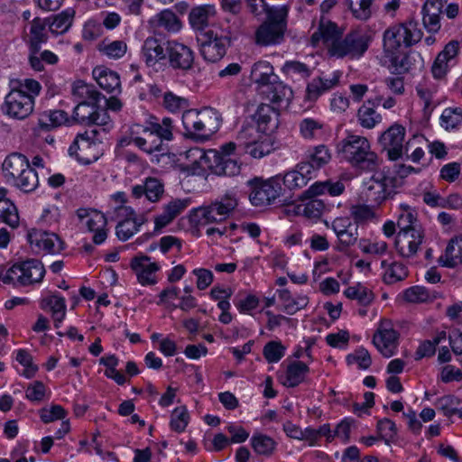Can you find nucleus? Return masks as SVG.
Segmentation results:
<instances>
[{
	"label": "nucleus",
	"instance_id": "nucleus-3",
	"mask_svg": "<svg viewBox=\"0 0 462 462\" xmlns=\"http://www.w3.org/2000/svg\"><path fill=\"white\" fill-rule=\"evenodd\" d=\"M265 20L254 32V42L259 46L277 45L283 42L287 30L288 5L274 6L263 4Z\"/></svg>",
	"mask_w": 462,
	"mask_h": 462
},
{
	"label": "nucleus",
	"instance_id": "nucleus-35",
	"mask_svg": "<svg viewBox=\"0 0 462 462\" xmlns=\"http://www.w3.org/2000/svg\"><path fill=\"white\" fill-rule=\"evenodd\" d=\"M262 134L255 125L251 124L244 125L236 136L239 147V155L246 154L250 145L259 140Z\"/></svg>",
	"mask_w": 462,
	"mask_h": 462
},
{
	"label": "nucleus",
	"instance_id": "nucleus-1",
	"mask_svg": "<svg viewBox=\"0 0 462 462\" xmlns=\"http://www.w3.org/2000/svg\"><path fill=\"white\" fill-rule=\"evenodd\" d=\"M321 34L328 54L337 59H359L372 42L370 33L362 29L353 30L343 36L337 24L329 21L321 23Z\"/></svg>",
	"mask_w": 462,
	"mask_h": 462
},
{
	"label": "nucleus",
	"instance_id": "nucleus-38",
	"mask_svg": "<svg viewBox=\"0 0 462 462\" xmlns=\"http://www.w3.org/2000/svg\"><path fill=\"white\" fill-rule=\"evenodd\" d=\"M346 298L356 300L361 306H369L374 300V293L372 290L361 282L349 286L344 291Z\"/></svg>",
	"mask_w": 462,
	"mask_h": 462
},
{
	"label": "nucleus",
	"instance_id": "nucleus-48",
	"mask_svg": "<svg viewBox=\"0 0 462 462\" xmlns=\"http://www.w3.org/2000/svg\"><path fill=\"white\" fill-rule=\"evenodd\" d=\"M397 226L400 231L421 229L420 226L417 225L416 213L407 205H401L400 207Z\"/></svg>",
	"mask_w": 462,
	"mask_h": 462
},
{
	"label": "nucleus",
	"instance_id": "nucleus-41",
	"mask_svg": "<svg viewBox=\"0 0 462 462\" xmlns=\"http://www.w3.org/2000/svg\"><path fill=\"white\" fill-rule=\"evenodd\" d=\"M300 136L305 140H318L323 136V124L321 121L306 117L299 125Z\"/></svg>",
	"mask_w": 462,
	"mask_h": 462
},
{
	"label": "nucleus",
	"instance_id": "nucleus-64",
	"mask_svg": "<svg viewBox=\"0 0 462 462\" xmlns=\"http://www.w3.org/2000/svg\"><path fill=\"white\" fill-rule=\"evenodd\" d=\"M66 415L67 412L64 408L58 404L40 410V417L44 423H50L57 420H63Z\"/></svg>",
	"mask_w": 462,
	"mask_h": 462
},
{
	"label": "nucleus",
	"instance_id": "nucleus-11",
	"mask_svg": "<svg viewBox=\"0 0 462 462\" xmlns=\"http://www.w3.org/2000/svg\"><path fill=\"white\" fill-rule=\"evenodd\" d=\"M197 39L201 56L209 62L219 61L230 45V39L227 36L219 35L212 29L200 32Z\"/></svg>",
	"mask_w": 462,
	"mask_h": 462
},
{
	"label": "nucleus",
	"instance_id": "nucleus-16",
	"mask_svg": "<svg viewBox=\"0 0 462 462\" xmlns=\"http://www.w3.org/2000/svg\"><path fill=\"white\" fill-rule=\"evenodd\" d=\"M398 333L393 329L390 320H382L374 335L373 343L385 357L394 355L397 347Z\"/></svg>",
	"mask_w": 462,
	"mask_h": 462
},
{
	"label": "nucleus",
	"instance_id": "nucleus-22",
	"mask_svg": "<svg viewBox=\"0 0 462 462\" xmlns=\"http://www.w3.org/2000/svg\"><path fill=\"white\" fill-rule=\"evenodd\" d=\"M458 51V41L453 40L445 45L431 66V72L435 79H441L447 75L449 68L448 62L457 55Z\"/></svg>",
	"mask_w": 462,
	"mask_h": 462
},
{
	"label": "nucleus",
	"instance_id": "nucleus-4",
	"mask_svg": "<svg viewBox=\"0 0 462 462\" xmlns=\"http://www.w3.org/2000/svg\"><path fill=\"white\" fill-rule=\"evenodd\" d=\"M337 149L353 167L375 171L379 166L377 154L371 150L369 141L364 136L348 134L337 143Z\"/></svg>",
	"mask_w": 462,
	"mask_h": 462
},
{
	"label": "nucleus",
	"instance_id": "nucleus-49",
	"mask_svg": "<svg viewBox=\"0 0 462 462\" xmlns=\"http://www.w3.org/2000/svg\"><path fill=\"white\" fill-rule=\"evenodd\" d=\"M0 219L11 227L18 226V211L15 205L10 199H0Z\"/></svg>",
	"mask_w": 462,
	"mask_h": 462
},
{
	"label": "nucleus",
	"instance_id": "nucleus-6",
	"mask_svg": "<svg viewBox=\"0 0 462 462\" xmlns=\"http://www.w3.org/2000/svg\"><path fill=\"white\" fill-rule=\"evenodd\" d=\"M420 171V168L401 164L397 170L398 176L386 174L384 171L375 172L371 178L367 196L375 203L381 204L396 194V189L402 184V179L411 173L418 174Z\"/></svg>",
	"mask_w": 462,
	"mask_h": 462
},
{
	"label": "nucleus",
	"instance_id": "nucleus-24",
	"mask_svg": "<svg viewBox=\"0 0 462 462\" xmlns=\"http://www.w3.org/2000/svg\"><path fill=\"white\" fill-rule=\"evenodd\" d=\"M28 240L49 254H58L63 249V242L55 233L33 229L29 232Z\"/></svg>",
	"mask_w": 462,
	"mask_h": 462
},
{
	"label": "nucleus",
	"instance_id": "nucleus-15",
	"mask_svg": "<svg viewBox=\"0 0 462 462\" xmlns=\"http://www.w3.org/2000/svg\"><path fill=\"white\" fill-rule=\"evenodd\" d=\"M405 134L404 126L393 124L381 134L379 143L383 150L387 152L390 160L396 161L402 157L405 148L403 145Z\"/></svg>",
	"mask_w": 462,
	"mask_h": 462
},
{
	"label": "nucleus",
	"instance_id": "nucleus-39",
	"mask_svg": "<svg viewBox=\"0 0 462 462\" xmlns=\"http://www.w3.org/2000/svg\"><path fill=\"white\" fill-rule=\"evenodd\" d=\"M307 161L303 162L304 163H309L313 167L314 173L316 174L317 171L328 163L331 159V154L329 152L328 148L320 144L313 149H310L306 154Z\"/></svg>",
	"mask_w": 462,
	"mask_h": 462
},
{
	"label": "nucleus",
	"instance_id": "nucleus-2",
	"mask_svg": "<svg viewBox=\"0 0 462 462\" xmlns=\"http://www.w3.org/2000/svg\"><path fill=\"white\" fill-rule=\"evenodd\" d=\"M2 172L6 182L23 193L34 191L39 186L37 171L28 158L20 152H12L2 163Z\"/></svg>",
	"mask_w": 462,
	"mask_h": 462
},
{
	"label": "nucleus",
	"instance_id": "nucleus-32",
	"mask_svg": "<svg viewBox=\"0 0 462 462\" xmlns=\"http://www.w3.org/2000/svg\"><path fill=\"white\" fill-rule=\"evenodd\" d=\"M251 79L259 85L260 90L278 79L273 72V68L268 61H258L254 64L251 70Z\"/></svg>",
	"mask_w": 462,
	"mask_h": 462
},
{
	"label": "nucleus",
	"instance_id": "nucleus-28",
	"mask_svg": "<svg viewBox=\"0 0 462 462\" xmlns=\"http://www.w3.org/2000/svg\"><path fill=\"white\" fill-rule=\"evenodd\" d=\"M447 0H427L422 7L423 25L429 32H437L440 29L439 15Z\"/></svg>",
	"mask_w": 462,
	"mask_h": 462
},
{
	"label": "nucleus",
	"instance_id": "nucleus-63",
	"mask_svg": "<svg viewBox=\"0 0 462 462\" xmlns=\"http://www.w3.org/2000/svg\"><path fill=\"white\" fill-rule=\"evenodd\" d=\"M16 361L24 366L23 374L26 378H32L35 375L38 371V366L32 363V357L26 350H18Z\"/></svg>",
	"mask_w": 462,
	"mask_h": 462
},
{
	"label": "nucleus",
	"instance_id": "nucleus-10",
	"mask_svg": "<svg viewBox=\"0 0 462 462\" xmlns=\"http://www.w3.org/2000/svg\"><path fill=\"white\" fill-rule=\"evenodd\" d=\"M237 205L238 202L236 195L232 192H227L219 201L198 208L195 216L198 217L199 225L201 226L222 221L229 216Z\"/></svg>",
	"mask_w": 462,
	"mask_h": 462
},
{
	"label": "nucleus",
	"instance_id": "nucleus-54",
	"mask_svg": "<svg viewBox=\"0 0 462 462\" xmlns=\"http://www.w3.org/2000/svg\"><path fill=\"white\" fill-rule=\"evenodd\" d=\"M272 143L268 134H262V136L255 143L250 145L247 149L246 154H250L253 158H262L269 154L272 151Z\"/></svg>",
	"mask_w": 462,
	"mask_h": 462
},
{
	"label": "nucleus",
	"instance_id": "nucleus-62",
	"mask_svg": "<svg viewBox=\"0 0 462 462\" xmlns=\"http://www.w3.org/2000/svg\"><path fill=\"white\" fill-rule=\"evenodd\" d=\"M441 125L446 128H455L462 124V111L458 108H446L441 115Z\"/></svg>",
	"mask_w": 462,
	"mask_h": 462
},
{
	"label": "nucleus",
	"instance_id": "nucleus-31",
	"mask_svg": "<svg viewBox=\"0 0 462 462\" xmlns=\"http://www.w3.org/2000/svg\"><path fill=\"white\" fill-rule=\"evenodd\" d=\"M93 77L98 86L108 93L120 92L121 82L116 72L104 67H97L93 69Z\"/></svg>",
	"mask_w": 462,
	"mask_h": 462
},
{
	"label": "nucleus",
	"instance_id": "nucleus-55",
	"mask_svg": "<svg viewBox=\"0 0 462 462\" xmlns=\"http://www.w3.org/2000/svg\"><path fill=\"white\" fill-rule=\"evenodd\" d=\"M189 420L188 410L185 406H180L172 411L171 417V428L174 431L182 432L185 430Z\"/></svg>",
	"mask_w": 462,
	"mask_h": 462
},
{
	"label": "nucleus",
	"instance_id": "nucleus-33",
	"mask_svg": "<svg viewBox=\"0 0 462 462\" xmlns=\"http://www.w3.org/2000/svg\"><path fill=\"white\" fill-rule=\"evenodd\" d=\"M439 262L446 267H455L462 263V236L449 241Z\"/></svg>",
	"mask_w": 462,
	"mask_h": 462
},
{
	"label": "nucleus",
	"instance_id": "nucleus-60",
	"mask_svg": "<svg viewBox=\"0 0 462 462\" xmlns=\"http://www.w3.org/2000/svg\"><path fill=\"white\" fill-rule=\"evenodd\" d=\"M285 347L278 341L268 342L263 350V355L268 363H277L284 356Z\"/></svg>",
	"mask_w": 462,
	"mask_h": 462
},
{
	"label": "nucleus",
	"instance_id": "nucleus-29",
	"mask_svg": "<svg viewBox=\"0 0 462 462\" xmlns=\"http://www.w3.org/2000/svg\"><path fill=\"white\" fill-rule=\"evenodd\" d=\"M278 110L273 106L267 104H261L254 115L257 126L256 128L263 134L272 132L278 125Z\"/></svg>",
	"mask_w": 462,
	"mask_h": 462
},
{
	"label": "nucleus",
	"instance_id": "nucleus-20",
	"mask_svg": "<svg viewBox=\"0 0 462 462\" xmlns=\"http://www.w3.org/2000/svg\"><path fill=\"white\" fill-rule=\"evenodd\" d=\"M190 204V199H174L163 207L162 214L154 218V231L158 232L180 215Z\"/></svg>",
	"mask_w": 462,
	"mask_h": 462
},
{
	"label": "nucleus",
	"instance_id": "nucleus-37",
	"mask_svg": "<svg viewBox=\"0 0 462 462\" xmlns=\"http://www.w3.org/2000/svg\"><path fill=\"white\" fill-rule=\"evenodd\" d=\"M147 221L144 216L139 217H125L120 221L116 227V236L119 240L126 241L139 231V228Z\"/></svg>",
	"mask_w": 462,
	"mask_h": 462
},
{
	"label": "nucleus",
	"instance_id": "nucleus-23",
	"mask_svg": "<svg viewBox=\"0 0 462 462\" xmlns=\"http://www.w3.org/2000/svg\"><path fill=\"white\" fill-rule=\"evenodd\" d=\"M167 42L156 36L147 37L142 47V54L147 66H154L166 58Z\"/></svg>",
	"mask_w": 462,
	"mask_h": 462
},
{
	"label": "nucleus",
	"instance_id": "nucleus-36",
	"mask_svg": "<svg viewBox=\"0 0 462 462\" xmlns=\"http://www.w3.org/2000/svg\"><path fill=\"white\" fill-rule=\"evenodd\" d=\"M309 366L301 361H293L288 365L285 379L282 382L287 387H295L302 383L309 373Z\"/></svg>",
	"mask_w": 462,
	"mask_h": 462
},
{
	"label": "nucleus",
	"instance_id": "nucleus-53",
	"mask_svg": "<svg viewBox=\"0 0 462 462\" xmlns=\"http://www.w3.org/2000/svg\"><path fill=\"white\" fill-rule=\"evenodd\" d=\"M407 276L408 271L404 264L401 263H393L386 269L383 279L386 284H393L403 281Z\"/></svg>",
	"mask_w": 462,
	"mask_h": 462
},
{
	"label": "nucleus",
	"instance_id": "nucleus-17",
	"mask_svg": "<svg viewBox=\"0 0 462 462\" xmlns=\"http://www.w3.org/2000/svg\"><path fill=\"white\" fill-rule=\"evenodd\" d=\"M169 63L174 69L189 70L194 62V52L187 45L176 41L167 42Z\"/></svg>",
	"mask_w": 462,
	"mask_h": 462
},
{
	"label": "nucleus",
	"instance_id": "nucleus-44",
	"mask_svg": "<svg viewBox=\"0 0 462 462\" xmlns=\"http://www.w3.org/2000/svg\"><path fill=\"white\" fill-rule=\"evenodd\" d=\"M74 14L73 10L67 9L53 17H50L49 30L55 34L66 32L72 24Z\"/></svg>",
	"mask_w": 462,
	"mask_h": 462
},
{
	"label": "nucleus",
	"instance_id": "nucleus-9",
	"mask_svg": "<svg viewBox=\"0 0 462 462\" xmlns=\"http://www.w3.org/2000/svg\"><path fill=\"white\" fill-rule=\"evenodd\" d=\"M282 179L276 175L268 180L254 178L247 181L250 188L249 200L254 207H265L272 204L282 193Z\"/></svg>",
	"mask_w": 462,
	"mask_h": 462
},
{
	"label": "nucleus",
	"instance_id": "nucleus-25",
	"mask_svg": "<svg viewBox=\"0 0 462 462\" xmlns=\"http://www.w3.org/2000/svg\"><path fill=\"white\" fill-rule=\"evenodd\" d=\"M216 16L217 9L214 5H202L191 9L189 21L194 30L203 32L215 21Z\"/></svg>",
	"mask_w": 462,
	"mask_h": 462
},
{
	"label": "nucleus",
	"instance_id": "nucleus-59",
	"mask_svg": "<svg viewBox=\"0 0 462 462\" xmlns=\"http://www.w3.org/2000/svg\"><path fill=\"white\" fill-rule=\"evenodd\" d=\"M403 297L406 301L411 303L426 302L434 298L423 286H413L407 289L404 291Z\"/></svg>",
	"mask_w": 462,
	"mask_h": 462
},
{
	"label": "nucleus",
	"instance_id": "nucleus-40",
	"mask_svg": "<svg viewBox=\"0 0 462 462\" xmlns=\"http://www.w3.org/2000/svg\"><path fill=\"white\" fill-rule=\"evenodd\" d=\"M250 441L254 451L264 457H271L277 447V442L273 438L262 433L254 434Z\"/></svg>",
	"mask_w": 462,
	"mask_h": 462
},
{
	"label": "nucleus",
	"instance_id": "nucleus-5",
	"mask_svg": "<svg viewBox=\"0 0 462 462\" xmlns=\"http://www.w3.org/2000/svg\"><path fill=\"white\" fill-rule=\"evenodd\" d=\"M184 135L205 141L215 134L220 127L221 118L217 110L205 107L201 110L187 109L182 114Z\"/></svg>",
	"mask_w": 462,
	"mask_h": 462
},
{
	"label": "nucleus",
	"instance_id": "nucleus-34",
	"mask_svg": "<svg viewBox=\"0 0 462 462\" xmlns=\"http://www.w3.org/2000/svg\"><path fill=\"white\" fill-rule=\"evenodd\" d=\"M50 19H41L36 17L32 20L30 29V43L31 51L34 53L39 52L41 44L45 42L48 39L46 26Z\"/></svg>",
	"mask_w": 462,
	"mask_h": 462
},
{
	"label": "nucleus",
	"instance_id": "nucleus-46",
	"mask_svg": "<svg viewBox=\"0 0 462 462\" xmlns=\"http://www.w3.org/2000/svg\"><path fill=\"white\" fill-rule=\"evenodd\" d=\"M71 93L79 101L98 102L101 97V93L93 85H88L82 80L74 82Z\"/></svg>",
	"mask_w": 462,
	"mask_h": 462
},
{
	"label": "nucleus",
	"instance_id": "nucleus-27",
	"mask_svg": "<svg viewBox=\"0 0 462 462\" xmlns=\"http://www.w3.org/2000/svg\"><path fill=\"white\" fill-rule=\"evenodd\" d=\"M260 93L264 96L266 100L278 106H287L293 96L291 88L278 79L263 88Z\"/></svg>",
	"mask_w": 462,
	"mask_h": 462
},
{
	"label": "nucleus",
	"instance_id": "nucleus-58",
	"mask_svg": "<svg viewBox=\"0 0 462 462\" xmlns=\"http://www.w3.org/2000/svg\"><path fill=\"white\" fill-rule=\"evenodd\" d=\"M376 428L380 435L379 439H383L386 444L394 440L397 435V428L392 420L387 418L379 420Z\"/></svg>",
	"mask_w": 462,
	"mask_h": 462
},
{
	"label": "nucleus",
	"instance_id": "nucleus-30",
	"mask_svg": "<svg viewBox=\"0 0 462 462\" xmlns=\"http://www.w3.org/2000/svg\"><path fill=\"white\" fill-rule=\"evenodd\" d=\"M164 192V186L156 178H146L143 184L134 186L132 189V195L139 199L142 196H145V198L151 202H157L162 198Z\"/></svg>",
	"mask_w": 462,
	"mask_h": 462
},
{
	"label": "nucleus",
	"instance_id": "nucleus-8",
	"mask_svg": "<svg viewBox=\"0 0 462 462\" xmlns=\"http://www.w3.org/2000/svg\"><path fill=\"white\" fill-rule=\"evenodd\" d=\"M45 275L42 263L37 259H29L14 264L8 270L0 268V281L4 283L18 282L27 286L41 282Z\"/></svg>",
	"mask_w": 462,
	"mask_h": 462
},
{
	"label": "nucleus",
	"instance_id": "nucleus-19",
	"mask_svg": "<svg viewBox=\"0 0 462 462\" xmlns=\"http://www.w3.org/2000/svg\"><path fill=\"white\" fill-rule=\"evenodd\" d=\"M316 177L313 167L309 163L300 162L296 167L281 177L284 186L290 190L305 187L308 182Z\"/></svg>",
	"mask_w": 462,
	"mask_h": 462
},
{
	"label": "nucleus",
	"instance_id": "nucleus-26",
	"mask_svg": "<svg viewBox=\"0 0 462 462\" xmlns=\"http://www.w3.org/2000/svg\"><path fill=\"white\" fill-rule=\"evenodd\" d=\"M391 68L395 74H404L413 69H420L423 67V59L415 51H410L403 55L400 52L389 57Z\"/></svg>",
	"mask_w": 462,
	"mask_h": 462
},
{
	"label": "nucleus",
	"instance_id": "nucleus-42",
	"mask_svg": "<svg viewBox=\"0 0 462 462\" xmlns=\"http://www.w3.org/2000/svg\"><path fill=\"white\" fill-rule=\"evenodd\" d=\"M353 15L359 20L369 19L380 0H346Z\"/></svg>",
	"mask_w": 462,
	"mask_h": 462
},
{
	"label": "nucleus",
	"instance_id": "nucleus-51",
	"mask_svg": "<svg viewBox=\"0 0 462 462\" xmlns=\"http://www.w3.org/2000/svg\"><path fill=\"white\" fill-rule=\"evenodd\" d=\"M215 172L218 175L235 176L240 171L236 161L225 156H216Z\"/></svg>",
	"mask_w": 462,
	"mask_h": 462
},
{
	"label": "nucleus",
	"instance_id": "nucleus-7",
	"mask_svg": "<svg viewBox=\"0 0 462 462\" xmlns=\"http://www.w3.org/2000/svg\"><path fill=\"white\" fill-rule=\"evenodd\" d=\"M422 38V32L415 22L396 24L386 29L383 35V47L385 57L400 52L401 47H411Z\"/></svg>",
	"mask_w": 462,
	"mask_h": 462
},
{
	"label": "nucleus",
	"instance_id": "nucleus-61",
	"mask_svg": "<svg viewBox=\"0 0 462 462\" xmlns=\"http://www.w3.org/2000/svg\"><path fill=\"white\" fill-rule=\"evenodd\" d=\"M459 403V399L454 395H445L439 398L435 405L436 408L441 411L445 416L451 417L454 415V412H458L455 406L458 405Z\"/></svg>",
	"mask_w": 462,
	"mask_h": 462
},
{
	"label": "nucleus",
	"instance_id": "nucleus-18",
	"mask_svg": "<svg viewBox=\"0 0 462 462\" xmlns=\"http://www.w3.org/2000/svg\"><path fill=\"white\" fill-rule=\"evenodd\" d=\"M424 235L421 229L399 231L395 238V247L399 254L405 258L416 254Z\"/></svg>",
	"mask_w": 462,
	"mask_h": 462
},
{
	"label": "nucleus",
	"instance_id": "nucleus-56",
	"mask_svg": "<svg viewBox=\"0 0 462 462\" xmlns=\"http://www.w3.org/2000/svg\"><path fill=\"white\" fill-rule=\"evenodd\" d=\"M68 121V114L62 110H55L39 119V125L42 129L57 127Z\"/></svg>",
	"mask_w": 462,
	"mask_h": 462
},
{
	"label": "nucleus",
	"instance_id": "nucleus-21",
	"mask_svg": "<svg viewBox=\"0 0 462 462\" xmlns=\"http://www.w3.org/2000/svg\"><path fill=\"white\" fill-rule=\"evenodd\" d=\"M131 267L142 285H152L156 283L155 273L160 267L158 263H151L149 256L140 255L134 257L131 262Z\"/></svg>",
	"mask_w": 462,
	"mask_h": 462
},
{
	"label": "nucleus",
	"instance_id": "nucleus-14",
	"mask_svg": "<svg viewBox=\"0 0 462 462\" xmlns=\"http://www.w3.org/2000/svg\"><path fill=\"white\" fill-rule=\"evenodd\" d=\"M98 130L92 129L83 134H79L69 148L70 155H76L78 160L84 163H90L98 158L97 138Z\"/></svg>",
	"mask_w": 462,
	"mask_h": 462
},
{
	"label": "nucleus",
	"instance_id": "nucleus-45",
	"mask_svg": "<svg viewBox=\"0 0 462 462\" xmlns=\"http://www.w3.org/2000/svg\"><path fill=\"white\" fill-rule=\"evenodd\" d=\"M152 23L158 28H163L168 32H178L181 27V22L174 12L165 9L157 14Z\"/></svg>",
	"mask_w": 462,
	"mask_h": 462
},
{
	"label": "nucleus",
	"instance_id": "nucleus-57",
	"mask_svg": "<svg viewBox=\"0 0 462 462\" xmlns=\"http://www.w3.org/2000/svg\"><path fill=\"white\" fill-rule=\"evenodd\" d=\"M163 106L168 111L177 113L187 109L189 104L187 98L177 96L172 92H166L163 96Z\"/></svg>",
	"mask_w": 462,
	"mask_h": 462
},
{
	"label": "nucleus",
	"instance_id": "nucleus-50",
	"mask_svg": "<svg viewBox=\"0 0 462 462\" xmlns=\"http://www.w3.org/2000/svg\"><path fill=\"white\" fill-rule=\"evenodd\" d=\"M357 119L362 127L372 129L381 121L382 117L373 107L364 104L357 111Z\"/></svg>",
	"mask_w": 462,
	"mask_h": 462
},
{
	"label": "nucleus",
	"instance_id": "nucleus-12",
	"mask_svg": "<svg viewBox=\"0 0 462 462\" xmlns=\"http://www.w3.org/2000/svg\"><path fill=\"white\" fill-rule=\"evenodd\" d=\"M34 101L22 88H13L5 97L3 111L12 118L23 120L33 111Z\"/></svg>",
	"mask_w": 462,
	"mask_h": 462
},
{
	"label": "nucleus",
	"instance_id": "nucleus-47",
	"mask_svg": "<svg viewBox=\"0 0 462 462\" xmlns=\"http://www.w3.org/2000/svg\"><path fill=\"white\" fill-rule=\"evenodd\" d=\"M96 103L92 101H79L73 111V119L81 125H91L97 108Z\"/></svg>",
	"mask_w": 462,
	"mask_h": 462
},
{
	"label": "nucleus",
	"instance_id": "nucleus-43",
	"mask_svg": "<svg viewBox=\"0 0 462 462\" xmlns=\"http://www.w3.org/2000/svg\"><path fill=\"white\" fill-rule=\"evenodd\" d=\"M278 295L283 304V311L289 315H293L298 310L304 309L308 304V298L306 296H298L292 298L291 292L286 290H279Z\"/></svg>",
	"mask_w": 462,
	"mask_h": 462
},
{
	"label": "nucleus",
	"instance_id": "nucleus-13",
	"mask_svg": "<svg viewBox=\"0 0 462 462\" xmlns=\"http://www.w3.org/2000/svg\"><path fill=\"white\" fill-rule=\"evenodd\" d=\"M129 143H133L141 151L152 154L155 152L163 153V143L150 128L148 122L144 125L134 124L129 129Z\"/></svg>",
	"mask_w": 462,
	"mask_h": 462
},
{
	"label": "nucleus",
	"instance_id": "nucleus-52",
	"mask_svg": "<svg viewBox=\"0 0 462 462\" xmlns=\"http://www.w3.org/2000/svg\"><path fill=\"white\" fill-rule=\"evenodd\" d=\"M150 125V128L160 138V140L170 141L173 138V124L170 117H164L162 123L147 121Z\"/></svg>",
	"mask_w": 462,
	"mask_h": 462
}]
</instances>
